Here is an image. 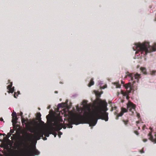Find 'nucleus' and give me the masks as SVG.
I'll return each instance as SVG.
<instances>
[{
    "mask_svg": "<svg viewBox=\"0 0 156 156\" xmlns=\"http://www.w3.org/2000/svg\"><path fill=\"white\" fill-rule=\"evenodd\" d=\"M83 104H85L84 107L85 110H83L79 108V106L77 105L76 107V110L78 108L82 110V112L84 118L82 119V120L84 122H87V124H88L89 126H95L98 119L105 120L106 122L108 121V113L107 112L108 109L107 107V104L106 102H104L101 99H99L95 103L93 112L90 111V107L87 105V101L83 100L82 101L81 105ZM76 111L80 114L77 110Z\"/></svg>",
    "mask_w": 156,
    "mask_h": 156,
    "instance_id": "nucleus-1",
    "label": "nucleus"
},
{
    "mask_svg": "<svg viewBox=\"0 0 156 156\" xmlns=\"http://www.w3.org/2000/svg\"><path fill=\"white\" fill-rule=\"evenodd\" d=\"M133 48V51H135L136 56H139L141 58L145 57L147 53L156 51V43L152 46L147 41L142 43L138 42L134 44Z\"/></svg>",
    "mask_w": 156,
    "mask_h": 156,
    "instance_id": "nucleus-2",
    "label": "nucleus"
},
{
    "mask_svg": "<svg viewBox=\"0 0 156 156\" xmlns=\"http://www.w3.org/2000/svg\"><path fill=\"white\" fill-rule=\"evenodd\" d=\"M29 131L31 133H34V138L35 140V146L32 149L29 148L26 145L25 142L24 143L26 148L21 151L22 156H35L38 155L40 154V152L36 149V145L37 141L40 140L41 138L43 137L44 133L43 131L39 130H33L29 128Z\"/></svg>",
    "mask_w": 156,
    "mask_h": 156,
    "instance_id": "nucleus-3",
    "label": "nucleus"
},
{
    "mask_svg": "<svg viewBox=\"0 0 156 156\" xmlns=\"http://www.w3.org/2000/svg\"><path fill=\"white\" fill-rule=\"evenodd\" d=\"M141 74L138 73H136L135 74H130L129 72L126 73L125 75H123L122 77L124 78L128 79H129V80L130 85L128 84H124L123 86L126 89V92H124L123 90H121L122 94L125 96H126L127 98L129 94L131 93V90H132L131 86L135 82V81L134 80H136L137 82H138V79L140 78Z\"/></svg>",
    "mask_w": 156,
    "mask_h": 156,
    "instance_id": "nucleus-4",
    "label": "nucleus"
},
{
    "mask_svg": "<svg viewBox=\"0 0 156 156\" xmlns=\"http://www.w3.org/2000/svg\"><path fill=\"white\" fill-rule=\"evenodd\" d=\"M77 109V111L79 112L80 115H72V117L70 119L68 123L63 126H62V128L64 129H66L67 126L68 128H72L73 124L77 125L81 124L87 123V122H84L82 120V119L84 118L83 114L82 112V110L78 108Z\"/></svg>",
    "mask_w": 156,
    "mask_h": 156,
    "instance_id": "nucleus-5",
    "label": "nucleus"
},
{
    "mask_svg": "<svg viewBox=\"0 0 156 156\" xmlns=\"http://www.w3.org/2000/svg\"><path fill=\"white\" fill-rule=\"evenodd\" d=\"M136 108L135 106L130 102H128L127 104V108H121V111L123 113H121L120 115H118V116H122L123 114V113L126 112L129 110V112H131L132 114H133L134 111H135Z\"/></svg>",
    "mask_w": 156,
    "mask_h": 156,
    "instance_id": "nucleus-6",
    "label": "nucleus"
},
{
    "mask_svg": "<svg viewBox=\"0 0 156 156\" xmlns=\"http://www.w3.org/2000/svg\"><path fill=\"white\" fill-rule=\"evenodd\" d=\"M55 126L53 127V129L55 131L58 132L61 130L62 128V125H59L57 122L55 123Z\"/></svg>",
    "mask_w": 156,
    "mask_h": 156,
    "instance_id": "nucleus-7",
    "label": "nucleus"
},
{
    "mask_svg": "<svg viewBox=\"0 0 156 156\" xmlns=\"http://www.w3.org/2000/svg\"><path fill=\"white\" fill-rule=\"evenodd\" d=\"M12 83L11 82L10 84L7 86V89L9 90V93H12L14 91V87H12Z\"/></svg>",
    "mask_w": 156,
    "mask_h": 156,
    "instance_id": "nucleus-8",
    "label": "nucleus"
},
{
    "mask_svg": "<svg viewBox=\"0 0 156 156\" xmlns=\"http://www.w3.org/2000/svg\"><path fill=\"white\" fill-rule=\"evenodd\" d=\"M23 151L22 150H20L19 151L20 155H17L16 154V151H10L9 153V156H22V154L21 151Z\"/></svg>",
    "mask_w": 156,
    "mask_h": 156,
    "instance_id": "nucleus-9",
    "label": "nucleus"
},
{
    "mask_svg": "<svg viewBox=\"0 0 156 156\" xmlns=\"http://www.w3.org/2000/svg\"><path fill=\"white\" fill-rule=\"evenodd\" d=\"M148 135L149 136V139L151 140L154 142V144L156 143V134L155 135L154 138V137L152 135L151 132H150Z\"/></svg>",
    "mask_w": 156,
    "mask_h": 156,
    "instance_id": "nucleus-10",
    "label": "nucleus"
},
{
    "mask_svg": "<svg viewBox=\"0 0 156 156\" xmlns=\"http://www.w3.org/2000/svg\"><path fill=\"white\" fill-rule=\"evenodd\" d=\"M26 139L27 141H30L31 140V137L27 133H25Z\"/></svg>",
    "mask_w": 156,
    "mask_h": 156,
    "instance_id": "nucleus-11",
    "label": "nucleus"
},
{
    "mask_svg": "<svg viewBox=\"0 0 156 156\" xmlns=\"http://www.w3.org/2000/svg\"><path fill=\"white\" fill-rule=\"evenodd\" d=\"M37 129H39V130H40L42 131H43V133H44V134H45L46 137H48L49 136V135L50 134H51V133H52V132H50L49 133H45V131H43V130L40 129H36L35 130H36Z\"/></svg>",
    "mask_w": 156,
    "mask_h": 156,
    "instance_id": "nucleus-12",
    "label": "nucleus"
},
{
    "mask_svg": "<svg viewBox=\"0 0 156 156\" xmlns=\"http://www.w3.org/2000/svg\"><path fill=\"white\" fill-rule=\"evenodd\" d=\"M18 119V118L17 117H14L12 120V123L16 124L17 123V121Z\"/></svg>",
    "mask_w": 156,
    "mask_h": 156,
    "instance_id": "nucleus-13",
    "label": "nucleus"
},
{
    "mask_svg": "<svg viewBox=\"0 0 156 156\" xmlns=\"http://www.w3.org/2000/svg\"><path fill=\"white\" fill-rule=\"evenodd\" d=\"M94 84V82L93 81V79L91 80H90V81L88 85V86L89 87H90L91 86L93 85Z\"/></svg>",
    "mask_w": 156,
    "mask_h": 156,
    "instance_id": "nucleus-14",
    "label": "nucleus"
},
{
    "mask_svg": "<svg viewBox=\"0 0 156 156\" xmlns=\"http://www.w3.org/2000/svg\"><path fill=\"white\" fill-rule=\"evenodd\" d=\"M39 114V117H41V114L40 113V112H38L37 113V114ZM41 118H40L39 119V120H40V122L42 124H44V122L42 120H41Z\"/></svg>",
    "mask_w": 156,
    "mask_h": 156,
    "instance_id": "nucleus-15",
    "label": "nucleus"
},
{
    "mask_svg": "<svg viewBox=\"0 0 156 156\" xmlns=\"http://www.w3.org/2000/svg\"><path fill=\"white\" fill-rule=\"evenodd\" d=\"M156 71L154 70H151L150 71V74L152 76H154Z\"/></svg>",
    "mask_w": 156,
    "mask_h": 156,
    "instance_id": "nucleus-16",
    "label": "nucleus"
},
{
    "mask_svg": "<svg viewBox=\"0 0 156 156\" xmlns=\"http://www.w3.org/2000/svg\"><path fill=\"white\" fill-rule=\"evenodd\" d=\"M123 122H124V123L125 124V125L126 126H127L128 123V122H129V121L128 120H123Z\"/></svg>",
    "mask_w": 156,
    "mask_h": 156,
    "instance_id": "nucleus-17",
    "label": "nucleus"
},
{
    "mask_svg": "<svg viewBox=\"0 0 156 156\" xmlns=\"http://www.w3.org/2000/svg\"><path fill=\"white\" fill-rule=\"evenodd\" d=\"M11 115L12 116H13V117H17L16 113L15 111H13V112L12 113Z\"/></svg>",
    "mask_w": 156,
    "mask_h": 156,
    "instance_id": "nucleus-18",
    "label": "nucleus"
},
{
    "mask_svg": "<svg viewBox=\"0 0 156 156\" xmlns=\"http://www.w3.org/2000/svg\"><path fill=\"white\" fill-rule=\"evenodd\" d=\"M26 120L24 119H23L22 120V123L23 125L26 124Z\"/></svg>",
    "mask_w": 156,
    "mask_h": 156,
    "instance_id": "nucleus-19",
    "label": "nucleus"
},
{
    "mask_svg": "<svg viewBox=\"0 0 156 156\" xmlns=\"http://www.w3.org/2000/svg\"><path fill=\"white\" fill-rule=\"evenodd\" d=\"M57 106H58V108H60L62 107V103H59V104H58Z\"/></svg>",
    "mask_w": 156,
    "mask_h": 156,
    "instance_id": "nucleus-20",
    "label": "nucleus"
},
{
    "mask_svg": "<svg viewBox=\"0 0 156 156\" xmlns=\"http://www.w3.org/2000/svg\"><path fill=\"white\" fill-rule=\"evenodd\" d=\"M58 133H59V134H58V136L59 138H60L61 137V135H62V133L60 131H59L58 132Z\"/></svg>",
    "mask_w": 156,
    "mask_h": 156,
    "instance_id": "nucleus-21",
    "label": "nucleus"
},
{
    "mask_svg": "<svg viewBox=\"0 0 156 156\" xmlns=\"http://www.w3.org/2000/svg\"><path fill=\"white\" fill-rule=\"evenodd\" d=\"M121 87V85L119 84H118L116 85V88H120Z\"/></svg>",
    "mask_w": 156,
    "mask_h": 156,
    "instance_id": "nucleus-22",
    "label": "nucleus"
},
{
    "mask_svg": "<svg viewBox=\"0 0 156 156\" xmlns=\"http://www.w3.org/2000/svg\"><path fill=\"white\" fill-rule=\"evenodd\" d=\"M51 134L53 135L55 137L57 135V133L56 132H55L54 133L52 132V133H51Z\"/></svg>",
    "mask_w": 156,
    "mask_h": 156,
    "instance_id": "nucleus-23",
    "label": "nucleus"
},
{
    "mask_svg": "<svg viewBox=\"0 0 156 156\" xmlns=\"http://www.w3.org/2000/svg\"><path fill=\"white\" fill-rule=\"evenodd\" d=\"M107 85H105V87H101L100 88L101 89H105V88H107Z\"/></svg>",
    "mask_w": 156,
    "mask_h": 156,
    "instance_id": "nucleus-24",
    "label": "nucleus"
},
{
    "mask_svg": "<svg viewBox=\"0 0 156 156\" xmlns=\"http://www.w3.org/2000/svg\"><path fill=\"white\" fill-rule=\"evenodd\" d=\"M103 84V81H101L99 83L98 85H101Z\"/></svg>",
    "mask_w": 156,
    "mask_h": 156,
    "instance_id": "nucleus-25",
    "label": "nucleus"
},
{
    "mask_svg": "<svg viewBox=\"0 0 156 156\" xmlns=\"http://www.w3.org/2000/svg\"><path fill=\"white\" fill-rule=\"evenodd\" d=\"M77 96V94H73L71 98H76V96Z\"/></svg>",
    "mask_w": 156,
    "mask_h": 156,
    "instance_id": "nucleus-26",
    "label": "nucleus"
},
{
    "mask_svg": "<svg viewBox=\"0 0 156 156\" xmlns=\"http://www.w3.org/2000/svg\"><path fill=\"white\" fill-rule=\"evenodd\" d=\"M141 70H142V71L144 72L146 71V69L145 68H141Z\"/></svg>",
    "mask_w": 156,
    "mask_h": 156,
    "instance_id": "nucleus-27",
    "label": "nucleus"
},
{
    "mask_svg": "<svg viewBox=\"0 0 156 156\" xmlns=\"http://www.w3.org/2000/svg\"><path fill=\"white\" fill-rule=\"evenodd\" d=\"M134 133L137 136H138L139 135V133L137 131H135Z\"/></svg>",
    "mask_w": 156,
    "mask_h": 156,
    "instance_id": "nucleus-28",
    "label": "nucleus"
},
{
    "mask_svg": "<svg viewBox=\"0 0 156 156\" xmlns=\"http://www.w3.org/2000/svg\"><path fill=\"white\" fill-rule=\"evenodd\" d=\"M147 141V139H145L143 140V141L144 142H146Z\"/></svg>",
    "mask_w": 156,
    "mask_h": 156,
    "instance_id": "nucleus-29",
    "label": "nucleus"
},
{
    "mask_svg": "<svg viewBox=\"0 0 156 156\" xmlns=\"http://www.w3.org/2000/svg\"><path fill=\"white\" fill-rule=\"evenodd\" d=\"M140 153H144V150H142L140 151Z\"/></svg>",
    "mask_w": 156,
    "mask_h": 156,
    "instance_id": "nucleus-30",
    "label": "nucleus"
},
{
    "mask_svg": "<svg viewBox=\"0 0 156 156\" xmlns=\"http://www.w3.org/2000/svg\"><path fill=\"white\" fill-rule=\"evenodd\" d=\"M17 96H18V95L20 94V91H18L17 92Z\"/></svg>",
    "mask_w": 156,
    "mask_h": 156,
    "instance_id": "nucleus-31",
    "label": "nucleus"
},
{
    "mask_svg": "<svg viewBox=\"0 0 156 156\" xmlns=\"http://www.w3.org/2000/svg\"><path fill=\"white\" fill-rule=\"evenodd\" d=\"M16 93H14V98H16Z\"/></svg>",
    "mask_w": 156,
    "mask_h": 156,
    "instance_id": "nucleus-32",
    "label": "nucleus"
},
{
    "mask_svg": "<svg viewBox=\"0 0 156 156\" xmlns=\"http://www.w3.org/2000/svg\"><path fill=\"white\" fill-rule=\"evenodd\" d=\"M43 139L44 140H47V138L46 137H45L44 138H43Z\"/></svg>",
    "mask_w": 156,
    "mask_h": 156,
    "instance_id": "nucleus-33",
    "label": "nucleus"
},
{
    "mask_svg": "<svg viewBox=\"0 0 156 156\" xmlns=\"http://www.w3.org/2000/svg\"><path fill=\"white\" fill-rule=\"evenodd\" d=\"M3 118H0V120L1 121H3Z\"/></svg>",
    "mask_w": 156,
    "mask_h": 156,
    "instance_id": "nucleus-34",
    "label": "nucleus"
},
{
    "mask_svg": "<svg viewBox=\"0 0 156 156\" xmlns=\"http://www.w3.org/2000/svg\"><path fill=\"white\" fill-rule=\"evenodd\" d=\"M51 108V105H49L48 106L47 108L49 109Z\"/></svg>",
    "mask_w": 156,
    "mask_h": 156,
    "instance_id": "nucleus-35",
    "label": "nucleus"
},
{
    "mask_svg": "<svg viewBox=\"0 0 156 156\" xmlns=\"http://www.w3.org/2000/svg\"><path fill=\"white\" fill-rule=\"evenodd\" d=\"M23 114V113L22 112H20V115L21 116H22V115Z\"/></svg>",
    "mask_w": 156,
    "mask_h": 156,
    "instance_id": "nucleus-36",
    "label": "nucleus"
},
{
    "mask_svg": "<svg viewBox=\"0 0 156 156\" xmlns=\"http://www.w3.org/2000/svg\"><path fill=\"white\" fill-rule=\"evenodd\" d=\"M121 83H122V84H124V82L123 81H122H122H121Z\"/></svg>",
    "mask_w": 156,
    "mask_h": 156,
    "instance_id": "nucleus-37",
    "label": "nucleus"
},
{
    "mask_svg": "<svg viewBox=\"0 0 156 156\" xmlns=\"http://www.w3.org/2000/svg\"><path fill=\"white\" fill-rule=\"evenodd\" d=\"M10 131H11V132L12 133H13V132H14V131H12V130L11 129Z\"/></svg>",
    "mask_w": 156,
    "mask_h": 156,
    "instance_id": "nucleus-38",
    "label": "nucleus"
},
{
    "mask_svg": "<svg viewBox=\"0 0 156 156\" xmlns=\"http://www.w3.org/2000/svg\"><path fill=\"white\" fill-rule=\"evenodd\" d=\"M55 93L57 94V93H58V92H57V91H55Z\"/></svg>",
    "mask_w": 156,
    "mask_h": 156,
    "instance_id": "nucleus-39",
    "label": "nucleus"
},
{
    "mask_svg": "<svg viewBox=\"0 0 156 156\" xmlns=\"http://www.w3.org/2000/svg\"><path fill=\"white\" fill-rule=\"evenodd\" d=\"M155 15H156V17L155 18V20L156 21V14H155Z\"/></svg>",
    "mask_w": 156,
    "mask_h": 156,
    "instance_id": "nucleus-40",
    "label": "nucleus"
},
{
    "mask_svg": "<svg viewBox=\"0 0 156 156\" xmlns=\"http://www.w3.org/2000/svg\"><path fill=\"white\" fill-rule=\"evenodd\" d=\"M68 100H66V102H67V103H68Z\"/></svg>",
    "mask_w": 156,
    "mask_h": 156,
    "instance_id": "nucleus-41",
    "label": "nucleus"
},
{
    "mask_svg": "<svg viewBox=\"0 0 156 156\" xmlns=\"http://www.w3.org/2000/svg\"><path fill=\"white\" fill-rule=\"evenodd\" d=\"M27 121H29V119H27Z\"/></svg>",
    "mask_w": 156,
    "mask_h": 156,
    "instance_id": "nucleus-42",
    "label": "nucleus"
},
{
    "mask_svg": "<svg viewBox=\"0 0 156 156\" xmlns=\"http://www.w3.org/2000/svg\"><path fill=\"white\" fill-rule=\"evenodd\" d=\"M5 156H9L8 154H6V155Z\"/></svg>",
    "mask_w": 156,
    "mask_h": 156,
    "instance_id": "nucleus-43",
    "label": "nucleus"
},
{
    "mask_svg": "<svg viewBox=\"0 0 156 156\" xmlns=\"http://www.w3.org/2000/svg\"><path fill=\"white\" fill-rule=\"evenodd\" d=\"M11 134L8 137V138L10 136Z\"/></svg>",
    "mask_w": 156,
    "mask_h": 156,
    "instance_id": "nucleus-44",
    "label": "nucleus"
},
{
    "mask_svg": "<svg viewBox=\"0 0 156 156\" xmlns=\"http://www.w3.org/2000/svg\"><path fill=\"white\" fill-rule=\"evenodd\" d=\"M138 126V124H137V126Z\"/></svg>",
    "mask_w": 156,
    "mask_h": 156,
    "instance_id": "nucleus-45",
    "label": "nucleus"
}]
</instances>
